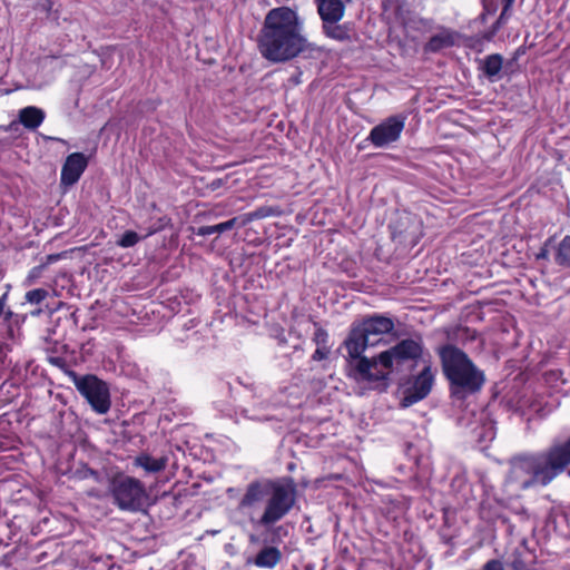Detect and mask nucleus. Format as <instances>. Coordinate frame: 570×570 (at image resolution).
Masks as SVG:
<instances>
[{"instance_id": "nucleus-1", "label": "nucleus", "mask_w": 570, "mask_h": 570, "mask_svg": "<svg viewBox=\"0 0 570 570\" xmlns=\"http://www.w3.org/2000/svg\"><path fill=\"white\" fill-rule=\"evenodd\" d=\"M303 26L295 10L288 7L271 9L257 36L261 55L272 62H285L297 57L308 47Z\"/></svg>"}, {"instance_id": "nucleus-2", "label": "nucleus", "mask_w": 570, "mask_h": 570, "mask_svg": "<svg viewBox=\"0 0 570 570\" xmlns=\"http://www.w3.org/2000/svg\"><path fill=\"white\" fill-rule=\"evenodd\" d=\"M570 464V438L543 452L519 455L511 460L509 481L520 490L546 487Z\"/></svg>"}, {"instance_id": "nucleus-3", "label": "nucleus", "mask_w": 570, "mask_h": 570, "mask_svg": "<svg viewBox=\"0 0 570 570\" xmlns=\"http://www.w3.org/2000/svg\"><path fill=\"white\" fill-rule=\"evenodd\" d=\"M438 354L443 374L450 384L451 396L464 400L482 389L485 382L484 373L466 353L452 344H445L438 348Z\"/></svg>"}, {"instance_id": "nucleus-4", "label": "nucleus", "mask_w": 570, "mask_h": 570, "mask_svg": "<svg viewBox=\"0 0 570 570\" xmlns=\"http://www.w3.org/2000/svg\"><path fill=\"white\" fill-rule=\"evenodd\" d=\"M379 340H368L367 336L357 326H354L344 345L351 358V376L357 382H366L374 384L381 390L387 389V372L380 370L379 355L374 357L363 356L364 351L368 346H374Z\"/></svg>"}, {"instance_id": "nucleus-5", "label": "nucleus", "mask_w": 570, "mask_h": 570, "mask_svg": "<svg viewBox=\"0 0 570 570\" xmlns=\"http://www.w3.org/2000/svg\"><path fill=\"white\" fill-rule=\"evenodd\" d=\"M266 504L257 524L268 528L289 513L296 503L297 488L293 478L268 480L263 485Z\"/></svg>"}, {"instance_id": "nucleus-6", "label": "nucleus", "mask_w": 570, "mask_h": 570, "mask_svg": "<svg viewBox=\"0 0 570 570\" xmlns=\"http://www.w3.org/2000/svg\"><path fill=\"white\" fill-rule=\"evenodd\" d=\"M109 492L114 504L121 511H144L148 501L145 484L124 473L115 474L109 481Z\"/></svg>"}, {"instance_id": "nucleus-7", "label": "nucleus", "mask_w": 570, "mask_h": 570, "mask_svg": "<svg viewBox=\"0 0 570 570\" xmlns=\"http://www.w3.org/2000/svg\"><path fill=\"white\" fill-rule=\"evenodd\" d=\"M77 391L98 414H106L111 406L108 384L94 374L79 375L73 370H66Z\"/></svg>"}, {"instance_id": "nucleus-8", "label": "nucleus", "mask_w": 570, "mask_h": 570, "mask_svg": "<svg viewBox=\"0 0 570 570\" xmlns=\"http://www.w3.org/2000/svg\"><path fill=\"white\" fill-rule=\"evenodd\" d=\"M423 351L422 340L406 338L399 342L395 346L379 354L380 370L386 371L387 376L394 362L416 360Z\"/></svg>"}, {"instance_id": "nucleus-9", "label": "nucleus", "mask_w": 570, "mask_h": 570, "mask_svg": "<svg viewBox=\"0 0 570 570\" xmlns=\"http://www.w3.org/2000/svg\"><path fill=\"white\" fill-rule=\"evenodd\" d=\"M405 119V116L402 115L386 118L371 129L367 140L377 148H385L396 142L404 130Z\"/></svg>"}, {"instance_id": "nucleus-10", "label": "nucleus", "mask_w": 570, "mask_h": 570, "mask_svg": "<svg viewBox=\"0 0 570 570\" xmlns=\"http://www.w3.org/2000/svg\"><path fill=\"white\" fill-rule=\"evenodd\" d=\"M433 384L434 374L431 366L426 365L404 390L401 406L409 407L425 399L430 394Z\"/></svg>"}, {"instance_id": "nucleus-11", "label": "nucleus", "mask_w": 570, "mask_h": 570, "mask_svg": "<svg viewBox=\"0 0 570 570\" xmlns=\"http://www.w3.org/2000/svg\"><path fill=\"white\" fill-rule=\"evenodd\" d=\"M88 166V158L82 153L70 154L61 168L60 183L66 187L75 185Z\"/></svg>"}, {"instance_id": "nucleus-12", "label": "nucleus", "mask_w": 570, "mask_h": 570, "mask_svg": "<svg viewBox=\"0 0 570 570\" xmlns=\"http://www.w3.org/2000/svg\"><path fill=\"white\" fill-rule=\"evenodd\" d=\"M358 327L368 340H379L380 342L381 335L393 332L394 322L392 318L383 315H373L363 320V322L358 324Z\"/></svg>"}, {"instance_id": "nucleus-13", "label": "nucleus", "mask_w": 570, "mask_h": 570, "mask_svg": "<svg viewBox=\"0 0 570 570\" xmlns=\"http://www.w3.org/2000/svg\"><path fill=\"white\" fill-rule=\"evenodd\" d=\"M322 22H340L344 17L345 6L342 0H315Z\"/></svg>"}, {"instance_id": "nucleus-14", "label": "nucleus", "mask_w": 570, "mask_h": 570, "mask_svg": "<svg viewBox=\"0 0 570 570\" xmlns=\"http://www.w3.org/2000/svg\"><path fill=\"white\" fill-rule=\"evenodd\" d=\"M458 33L448 28H441L433 35L424 46L425 52H439L442 49L450 48L455 45Z\"/></svg>"}, {"instance_id": "nucleus-15", "label": "nucleus", "mask_w": 570, "mask_h": 570, "mask_svg": "<svg viewBox=\"0 0 570 570\" xmlns=\"http://www.w3.org/2000/svg\"><path fill=\"white\" fill-rule=\"evenodd\" d=\"M168 463L167 456L154 458L148 453H140L134 459L132 464L144 469L146 473H158L166 469Z\"/></svg>"}, {"instance_id": "nucleus-16", "label": "nucleus", "mask_w": 570, "mask_h": 570, "mask_svg": "<svg viewBox=\"0 0 570 570\" xmlns=\"http://www.w3.org/2000/svg\"><path fill=\"white\" fill-rule=\"evenodd\" d=\"M45 117V111L35 106L24 107L18 114L20 124L29 130H36L43 122Z\"/></svg>"}, {"instance_id": "nucleus-17", "label": "nucleus", "mask_w": 570, "mask_h": 570, "mask_svg": "<svg viewBox=\"0 0 570 570\" xmlns=\"http://www.w3.org/2000/svg\"><path fill=\"white\" fill-rule=\"evenodd\" d=\"M282 559V552L276 547H264L252 560V562L259 567L266 569L275 568Z\"/></svg>"}, {"instance_id": "nucleus-18", "label": "nucleus", "mask_w": 570, "mask_h": 570, "mask_svg": "<svg viewBox=\"0 0 570 570\" xmlns=\"http://www.w3.org/2000/svg\"><path fill=\"white\" fill-rule=\"evenodd\" d=\"M514 1L515 0H502L503 7L501 10V13L498 17V19L494 21V23L482 33L483 40L491 41L494 38V36L498 33V31L504 24H507L508 20L511 17V9H512Z\"/></svg>"}, {"instance_id": "nucleus-19", "label": "nucleus", "mask_w": 570, "mask_h": 570, "mask_svg": "<svg viewBox=\"0 0 570 570\" xmlns=\"http://www.w3.org/2000/svg\"><path fill=\"white\" fill-rule=\"evenodd\" d=\"M502 66L503 57L500 53H492L481 61L480 69L490 81H497L500 78Z\"/></svg>"}, {"instance_id": "nucleus-20", "label": "nucleus", "mask_w": 570, "mask_h": 570, "mask_svg": "<svg viewBox=\"0 0 570 570\" xmlns=\"http://www.w3.org/2000/svg\"><path fill=\"white\" fill-rule=\"evenodd\" d=\"M322 28L324 35L331 39L341 42L352 40V29L347 23L340 24L338 22L328 21L324 22Z\"/></svg>"}, {"instance_id": "nucleus-21", "label": "nucleus", "mask_w": 570, "mask_h": 570, "mask_svg": "<svg viewBox=\"0 0 570 570\" xmlns=\"http://www.w3.org/2000/svg\"><path fill=\"white\" fill-rule=\"evenodd\" d=\"M554 262L561 267H570V236H564L556 247Z\"/></svg>"}, {"instance_id": "nucleus-22", "label": "nucleus", "mask_w": 570, "mask_h": 570, "mask_svg": "<svg viewBox=\"0 0 570 570\" xmlns=\"http://www.w3.org/2000/svg\"><path fill=\"white\" fill-rule=\"evenodd\" d=\"M238 220L239 218H232V219H228L224 223H220V224H216V225H210V226H200L198 228V232L197 234L200 235V236H209V235H213V234H222L226 230H229L232 229L235 225L238 224Z\"/></svg>"}, {"instance_id": "nucleus-23", "label": "nucleus", "mask_w": 570, "mask_h": 570, "mask_svg": "<svg viewBox=\"0 0 570 570\" xmlns=\"http://www.w3.org/2000/svg\"><path fill=\"white\" fill-rule=\"evenodd\" d=\"M482 12L478 17V21L485 24L490 16H494L498 11V0H481Z\"/></svg>"}, {"instance_id": "nucleus-24", "label": "nucleus", "mask_w": 570, "mask_h": 570, "mask_svg": "<svg viewBox=\"0 0 570 570\" xmlns=\"http://www.w3.org/2000/svg\"><path fill=\"white\" fill-rule=\"evenodd\" d=\"M140 240V236L134 230H126L117 240V245L122 248L135 246Z\"/></svg>"}, {"instance_id": "nucleus-25", "label": "nucleus", "mask_w": 570, "mask_h": 570, "mask_svg": "<svg viewBox=\"0 0 570 570\" xmlns=\"http://www.w3.org/2000/svg\"><path fill=\"white\" fill-rule=\"evenodd\" d=\"M49 293L45 288H36L27 292L26 299L31 304H40L48 297Z\"/></svg>"}, {"instance_id": "nucleus-26", "label": "nucleus", "mask_w": 570, "mask_h": 570, "mask_svg": "<svg viewBox=\"0 0 570 570\" xmlns=\"http://www.w3.org/2000/svg\"><path fill=\"white\" fill-rule=\"evenodd\" d=\"M313 341L317 346L328 347V334L326 330L316 325V330L314 332Z\"/></svg>"}, {"instance_id": "nucleus-27", "label": "nucleus", "mask_w": 570, "mask_h": 570, "mask_svg": "<svg viewBox=\"0 0 570 570\" xmlns=\"http://www.w3.org/2000/svg\"><path fill=\"white\" fill-rule=\"evenodd\" d=\"M76 473H77V475L80 479H89V478H91L96 482H101V474L98 471H96V470H94V469H91V468H89L87 465H85L81 469L77 470Z\"/></svg>"}, {"instance_id": "nucleus-28", "label": "nucleus", "mask_w": 570, "mask_h": 570, "mask_svg": "<svg viewBox=\"0 0 570 570\" xmlns=\"http://www.w3.org/2000/svg\"><path fill=\"white\" fill-rule=\"evenodd\" d=\"M481 570H504L503 563L498 559L489 560Z\"/></svg>"}, {"instance_id": "nucleus-29", "label": "nucleus", "mask_w": 570, "mask_h": 570, "mask_svg": "<svg viewBox=\"0 0 570 570\" xmlns=\"http://www.w3.org/2000/svg\"><path fill=\"white\" fill-rule=\"evenodd\" d=\"M49 362L55 365L56 367H59L66 373V370H70L67 365V362L63 357L60 356H52L49 358Z\"/></svg>"}, {"instance_id": "nucleus-30", "label": "nucleus", "mask_w": 570, "mask_h": 570, "mask_svg": "<svg viewBox=\"0 0 570 570\" xmlns=\"http://www.w3.org/2000/svg\"><path fill=\"white\" fill-rule=\"evenodd\" d=\"M328 353H330V347H322V346L320 347V346H317V348L315 350L312 358L314 361H322V360L327 357Z\"/></svg>"}, {"instance_id": "nucleus-31", "label": "nucleus", "mask_w": 570, "mask_h": 570, "mask_svg": "<svg viewBox=\"0 0 570 570\" xmlns=\"http://www.w3.org/2000/svg\"><path fill=\"white\" fill-rule=\"evenodd\" d=\"M551 242V238H549L546 244L543 245V247L540 248L539 253L535 255L537 259L540 261V259H548L549 257V249H548V244Z\"/></svg>"}, {"instance_id": "nucleus-32", "label": "nucleus", "mask_w": 570, "mask_h": 570, "mask_svg": "<svg viewBox=\"0 0 570 570\" xmlns=\"http://www.w3.org/2000/svg\"><path fill=\"white\" fill-rule=\"evenodd\" d=\"M41 269H42V266H36L33 267L30 273H29V276L27 278V281L29 283H31L33 279H36L37 277H39L40 273H41Z\"/></svg>"}, {"instance_id": "nucleus-33", "label": "nucleus", "mask_w": 570, "mask_h": 570, "mask_svg": "<svg viewBox=\"0 0 570 570\" xmlns=\"http://www.w3.org/2000/svg\"><path fill=\"white\" fill-rule=\"evenodd\" d=\"M52 6H53L52 0H43L40 3L41 10L47 11V12H49L52 9Z\"/></svg>"}, {"instance_id": "nucleus-34", "label": "nucleus", "mask_w": 570, "mask_h": 570, "mask_svg": "<svg viewBox=\"0 0 570 570\" xmlns=\"http://www.w3.org/2000/svg\"><path fill=\"white\" fill-rule=\"evenodd\" d=\"M247 504H249V488H247L240 501V507H245Z\"/></svg>"}, {"instance_id": "nucleus-35", "label": "nucleus", "mask_w": 570, "mask_h": 570, "mask_svg": "<svg viewBox=\"0 0 570 570\" xmlns=\"http://www.w3.org/2000/svg\"><path fill=\"white\" fill-rule=\"evenodd\" d=\"M258 484L252 483L250 490H252V498L256 494Z\"/></svg>"}, {"instance_id": "nucleus-36", "label": "nucleus", "mask_w": 570, "mask_h": 570, "mask_svg": "<svg viewBox=\"0 0 570 570\" xmlns=\"http://www.w3.org/2000/svg\"><path fill=\"white\" fill-rule=\"evenodd\" d=\"M3 299H4V296H2V297L0 298V316H1V315H2V313H3V306H4V304H3Z\"/></svg>"}, {"instance_id": "nucleus-37", "label": "nucleus", "mask_w": 570, "mask_h": 570, "mask_svg": "<svg viewBox=\"0 0 570 570\" xmlns=\"http://www.w3.org/2000/svg\"><path fill=\"white\" fill-rule=\"evenodd\" d=\"M513 568H514V569L520 568V564H519V562H518V561H514V562H513Z\"/></svg>"}, {"instance_id": "nucleus-38", "label": "nucleus", "mask_w": 570, "mask_h": 570, "mask_svg": "<svg viewBox=\"0 0 570 570\" xmlns=\"http://www.w3.org/2000/svg\"><path fill=\"white\" fill-rule=\"evenodd\" d=\"M513 568H514V569L520 568V564H519V562H518V561H514V562H513Z\"/></svg>"}, {"instance_id": "nucleus-39", "label": "nucleus", "mask_w": 570, "mask_h": 570, "mask_svg": "<svg viewBox=\"0 0 570 570\" xmlns=\"http://www.w3.org/2000/svg\"><path fill=\"white\" fill-rule=\"evenodd\" d=\"M250 217H252V218H253V217H262V215H261V214H258V213H255V214H250Z\"/></svg>"}]
</instances>
